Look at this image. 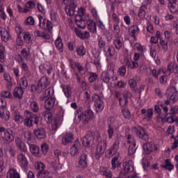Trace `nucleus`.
I'll return each instance as SVG.
<instances>
[{"label": "nucleus", "mask_w": 178, "mask_h": 178, "mask_svg": "<svg viewBox=\"0 0 178 178\" xmlns=\"http://www.w3.org/2000/svg\"><path fill=\"white\" fill-rule=\"evenodd\" d=\"M147 10V6L142 5L139 9L138 16L140 19H145Z\"/></svg>", "instance_id": "nucleus-40"}, {"label": "nucleus", "mask_w": 178, "mask_h": 178, "mask_svg": "<svg viewBox=\"0 0 178 178\" xmlns=\"http://www.w3.org/2000/svg\"><path fill=\"white\" fill-rule=\"evenodd\" d=\"M44 120L47 122H51L52 120V114L49 111H46L44 114Z\"/></svg>", "instance_id": "nucleus-61"}, {"label": "nucleus", "mask_w": 178, "mask_h": 178, "mask_svg": "<svg viewBox=\"0 0 178 178\" xmlns=\"http://www.w3.org/2000/svg\"><path fill=\"white\" fill-rule=\"evenodd\" d=\"M5 54H6L5 47H0V62L1 63H3V62H5Z\"/></svg>", "instance_id": "nucleus-47"}, {"label": "nucleus", "mask_w": 178, "mask_h": 178, "mask_svg": "<svg viewBox=\"0 0 178 178\" xmlns=\"http://www.w3.org/2000/svg\"><path fill=\"white\" fill-rule=\"evenodd\" d=\"M168 39H163V38H161L160 39V45L163 49V51H164V52L168 51Z\"/></svg>", "instance_id": "nucleus-42"}, {"label": "nucleus", "mask_w": 178, "mask_h": 178, "mask_svg": "<svg viewBox=\"0 0 178 178\" xmlns=\"http://www.w3.org/2000/svg\"><path fill=\"white\" fill-rule=\"evenodd\" d=\"M55 102H56V99L54 97H48L44 101V108L51 111V109H53L54 106H55Z\"/></svg>", "instance_id": "nucleus-21"}, {"label": "nucleus", "mask_w": 178, "mask_h": 178, "mask_svg": "<svg viewBox=\"0 0 178 178\" xmlns=\"http://www.w3.org/2000/svg\"><path fill=\"white\" fill-rule=\"evenodd\" d=\"M15 145L21 152H27V145L23 139L19 137L15 138Z\"/></svg>", "instance_id": "nucleus-15"}, {"label": "nucleus", "mask_w": 178, "mask_h": 178, "mask_svg": "<svg viewBox=\"0 0 178 178\" xmlns=\"http://www.w3.org/2000/svg\"><path fill=\"white\" fill-rule=\"evenodd\" d=\"M92 101L95 103V106L97 109V112H101L105 108L104 101L101 99V96L94 94L92 96Z\"/></svg>", "instance_id": "nucleus-6"}, {"label": "nucleus", "mask_w": 178, "mask_h": 178, "mask_svg": "<svg viewBox=\"0 0 178 178\" xmlns=\"http://www.w3.org/2000/svg\"><path fill=\"white\" fill-rule=\"evenodd\" d=\"M35 23V21L34 20V18L33 17L30 16L28 17L24 22L25 26H34Z\"/></svg>", "instance_id": "nucleus-48"}, {"label": "nucleus", "mask_w": 178, "mask_h": 178, "mask_svg": "<svg viewBox=\"0 0 178 178\" xmlns=\"http://www.w3.org/2000/svg\"><path fill=\"white\" fill-rule=\"evenodd\" d=\"M76 8H77V5L74 3V1H71L70 4L66 5L65 7V10L68 15V16H74V12H76Z\"/></svg>", "instance_id": "nucleus-16"}, {"label": "nucleus", "mask_w": 178, "mask_h": 178, "mask_svg": "<svg viewBox=\"0 0 178 178\" xmlns=\"http://www.w3.org/2000/svg\"><path fill=\"white\" fill-rule=\"evenodd\" d=\"M55 45L59 52H63V42L62 41V38L60 37H58L55 41Z\"/></svg>", "instance_id": "nucleus-35"}, {"label": "nucleus", "mask_w": 178, "mask_h": 178, "mask_svg": "<svg viewBox=\"0 0 178 178\" xmlns=\"http://www.w3.org/2000/svg\"><path fill=\"white\" fill-rule=\"evenodd\" d=\"M141 113L145 115L144 119H146L147 120H151V119H152V116H154V109L148 108L147 111L145 108H143L141 110Z\"/></svg>", "instance_id": "nucleus-27"}, {"label": "nucleus", "mask_w": 178, "mask_h": 178, "mask_svg": "<svg viewBox=\"0 0 178 178\" xmlns=\"http://www.w3.org/2000/svg\"><path fill=\"white\" fill-rule=\"evenodd\" d=\"M29 151L34 156H38L40 154V147L35 145L29 144Z\"/></svg>", "instance_id": "nucleus-31"}, {"label": "nucleus", "mask_w": 178, "mask_h": 178, "mask_svg": "<svg viewBox=\"0 0 178 178\" xmlns=\"http://www.w3.org/2000/svg\"><path fill=\"white\" fill-rule=\"evenodd\" d=\"M105 151H106V141L101 140L97 143L96 156L99 158L102 154H104Z\"/></svg>", "instance_id": "nucleus-13"}, {"label": "nucleus", "mask_w": 178, "mask_h": 178, "mask_svg": "<svg viewBox=\"0 0 178 178\" xmlns=\"http://www.w3.org/2000/svg\"><path fill=\"white\" fill-rule=\"evenodd\" d=\"M106 54H108L109 56H115V47L111 44L108 45Z\"/></svg>", "instance_id": "nucleus-49"}, {"label": "nucleus", "mask_w": 178, "mask_h": 178, "mask_svg": "<svg viewBox=\"0 0 178 178\" xmlns=\"http://www.w3.org/2000/svg\"><path fill=\"white\" fill-rule=\"evenodd\" d=\"M30 106L33 112H38V109H40L38 104L35 102H31Z\"/></svg>", "instance_id": "nucleus-58"}, {"label": "nucleus", "mask_w": 178, "mask_h": 178, "mask_svg": "<svg viewBox=\"0 0 178 178\" xmlns=\"http://www.w3.org/2000/svg\"><path fill=\"white\" fill-rule=\"evenodd\" d=\"M97 77H98V75H97L94 72H91L90 75L88 78V81L90 83H94V81H95V80H97Z\"/></svg>", "instance_id": "nucleus-63"}, {"label": "nucleus", "mask_w": 178, "mask_h": 178, "mask_svg": "<svg viewBox=\"0 0 178 178\" xmlns=\"http://www.w3.org/2000/svg\"><path fill=\"white\" fill-rule=\"evenodd\" d=\"M110 123H108V129H107V134L108 135V138L111 140L113 137V134L115 131H113V129H119V125L118 124L117 122H115L113 119H111Z\"/></svg>", "instance_id": "nucleus-12"}, {"label": "nucleus", "mask_w": 178, "mask_h": 178, "mask_svg": "<svg viewBox=\"0 0 178 178\" xmlns=\"http://www.w3.org/2000/svg\"><path fill=\"white\" fill-rule=\"evenodd\" d=\"M0 97L1 98H12V93H10V91L8 90H3V92H1Z\"/></svg>", "instance_id": "nucleus-54"}, {"label": "nucleus", "mask_w": 178, "mask_h": 178, "mask_svg": "<svg viewBox=\"0 0 178 178\" xmlns=\"http://www.w3.org/2000/svg\"><path fill=\"white\" fill-rule=\"evenodd\" d=\"M143 150L147 155H149L151 152H154V151H156V146L151 143H146L143 145Z\"/></svg>", "instance_id": "nucleus-20"}, {"label": "nucleus", "mask_w": 178, "mask_h": 178, "mask_svg": "<svg viewBox=\"0 0 178 178\" xmlns=\"http://www.w3.org/2000/svg\"><path fill=\"white\" fill-rule=\"evenodd\" d=\"M17 161L21 168L25 170L27 169V167L29 166V160H27L26 154L23 153L18 154L17 155Z\"/></svg>", "instance_id": "nucleus-10"}, {"label": "nucleus", "mask_w": 178, "mask_h": 178, "mask_svg": "<svg viewBox=\"0 0 178 178\" xmlns=\"http://www.w3.org/2000/svg\"><path fill=\"white\" fill-rule=\"evenodd\" d=\"M5 161H6V156H2L0 157V171L3 172L5 169Z\"/></svg>", "instance_id": "nucleus-57"}, {"label": "nucleus", "mask_w": 178, "mask_h": 178, "mask_svg": "<svg viewBox=\"0 0 178 178\" xmlns=\"http://www.w3.org/2000/svg\"><path fill=\"white\" fill-rule=\"evenodd\" d=\"M35 169L36 170H39V172H40V170L45 169V164H44V163H42L41 161H38L35 163Z\"/></svg>", "instance_id": "nucleus-51"}, {"label": "nucleus", "mask_w": 178, "mask_h": 178, "mask_svg": "<svg viewBox=\"0 0 178 178\" xmlns=\"http://www.w3.org/2000/svg\"><path fill=\"white\" fill-rule=\"evenodd\" d=\"M106 45V41H105V39L102 37H100L98 39V47L99 49H104V52H106V47H105Z\"/></svg>", "instance_id": "nucleus-39"}, {"label": "nucleus", "mask_w": 178, "mask_h": 178, "mask_svg": "<svg viewBox=\"0 0 178 178\" xmlns=\"http://www.w3.org/2000/svg\"><path fill=\"white\" fill-rule=\"evenodd\" d=\"M80 141H79V139H76V140L74 143L72 147L70 148V155L72 156H74L79 154V150L80 149Z\"/></svg>", "instance_id": "nucleus-23"}, {"label": "nucleus", "mask_w": 178, "mask_h": 178, "mask_svg": "<svg viewBox=\"0 0 178 178\" xmlns=\"http://www.w3.org/2000/svg\"><path fill=\"white\" fill-rule=\"evenodd\" d=\"M3 78L6 81H8V87H12L13 84L11 83L12 79H10V76L8 74L4 73Z\"/></svg>", "instance_id": "nucleus-62"}, {"label": "nucleus", "mask_w": 178, "mask_h": 178, "mask_svg": "<svg viewBox=\"0 0 178 178\" xmlns=\"http://www.w3.org/2000/svg\"><path fill=\"white\" fill-rule=\"evenodd\" d=\"M113 45L117 49H120L122 47H123V44L122 43V40H120V39H115L113 41Z\"/></svg>", "instance_id": "nucleus-55"}, {"label": "nucleus", "mask_w": 178, "mask_h": 178, "mask_svg": "<svg viewBox=\"0 0 178 178\" xmlns=\"http://www.w3.org/2000/svg\"><path fill=\"white\" fill-rule=\"evenodd\" d=\"M87 154H81L79 156V169H86L88 166L87 162Z\"/></svg>", "instance_id": "nucleus-22"}, {"label": "nucleus", "mask_w": 178, "mask_h": 178, "mask_svg": "<svg viewBox=\"0 0 178 178\" xmlns=\"http://www.w3.org/2000/svg\"><path fill=\"white\" fill-rule=\"evenodd\" d=\"M92 118H94V113L91 110H86L78 116V119L82 120L83 124H87Z\"/></svg>", "instance_id": "nucleus-4"}, {"label": "nucleus", "mask_w": 178, "mask_h": 178, "mask_svg": "<svg viewBox=\"0 0 178 178\" xmlns=\"http://www.w3.org/2000/svg\"><path fill=\"white\" fill-rule=\"evenodd\" d=\"M35 8V3H34V1H28L26 3L25 6L24 8V13H27L28 12H30L31 9H34Z\"/></svg>", "instance_id": "nucleus-32"}, {"label": "nucleus", "mask_w": 178, "mask_h": 178, "mask_svg": "<svg viewBox=\"0 0 178 178\" xmlns=\"http://www.w3.org/2000/svg\"><path fill=\"white\" fill-rule=\"evenodd\" d=\"M34 33L37 37H41V38H44V40H49L51 38V36L45 33L44 32H41L40 31L35 30Z\"/></svg>", "instance_id": "nucleus-41"}, {"label": "nucleus", "mask_w": 178, "mask_h": 178, "mask_svg": "<svg viewBox=\"0 0 178 178\" xmlns=\"http://www.w3.org/2000/svg\"><path fill=\"white\" fill-rule=\"evenodd\" d=\"M129 35L133 37L135 41H137V38L136 37L140 33V28H138V25H133L131 26V28L129 29Z\"/></svg>", "instance_id": "nucleus-24"}, {"label": "nucleus", "mask_w": 178, "mask_h": 178, "mask_svg": "<svg viewBox=\"0 0 178 178\" xmlns=\"http://www.w3.org/2000/svg\"><path fill=\"white\" fill-rule=\"evenodd\" d=\"M119 158L118 157H114L111 160V169L113 170H115L116 168H120L122 166V163H119Z\"/></svg>", "instance_id": "nucleus-38"}, {"label": "nucleus", "mask_w": 178, "mask_h": 178, "mask_svg": "<svg viewBox=\"0 0 178 178\" xmlns=\"http://www.w3.org/2000/svg\"><path fill=\"white\" fill-rule=\"evenodd\" d=\"M119 144H120L119 140H116L113 146L111 147V149H113V152H116V151L119 149Z\"/></svg>", "instance_id": "nucleus-59"}, {"label": "nucleus", "mask_w": 178, "mask_h": 178, "mask_svg": "<svg viewBox=\"0 0 178 178\" xmlns=\"http://www.w3.org/2000/svg\"><path fill=\"white\" fill-rule=\"evenodd\" d=\"M19 86V88H22V90H26V88H27L29 83H27V79H26V77H22L20 79Z\"/></svg>", "instance_id": "nucleus-46"}, {"label": "nucleus", "mask_w": 178, "mask_h": 178, "mask_svg": "<svg viewBox=\"0 0 178 178\" xmlns=\"http://www.w3.org/2000/svg\"><path fill=\"white\" fill-rule=\"evenodd\" d=\"M99 173L102 175V176H104L107 178H111L112 177V172L109 168L105 167V166H101L99 168Z\"/></svg>", "instance_id": "nucleus-26"}, {"label": "nucleus", "mask_w": 178, "mask_h": 178, "mask_svg": "<svg viewBox=\"0 0 178 178\" xmlns=\"http://www.w3.org/2000/svg\"><path fill=\"white\" fill-rule=\"evenodd\" d=\"M11 117L15 120V122H19L23 119V116L20 115V113L17 111H12Z\"/></svg>", "instance_id": "nucleus-36"}, {"label": "nucleus", "mask_w": 178, "mask_h": 178, "mask_svg": "<svg viewBox=\"0 0 178 178\" xmlns=\"http://www.w3.org/2000/svg\"><path fill=\"white\" fill-rule=\"evenodd\" d=\"M95 140V134L92 131H88L87 134L82 138V144L84 147H90L94 144Z\"/></svg>", "instance_id": "nucleus-5"}, {"label": "nucleus", "mask_w": 178, "mask_h": 178, "mask_svg": "<svg viewBox=\"0 0 178 178\" xmlns=\"http://www.w3.org/2000/svg\"><path fill=\"white\" fill-rule=\"evenodd\" d=\"M135 130L136 136H138V137H139V138L141 140H143V141H147V140L149 139V135H148V133L145 131V129H144V128H135Z\"/></svg>", "instance_id": "nucleus-14"}, {"label": "nucleus", "mask_w": 178, "mask_h": 178, "mask_svg": "<svg viewBox=\"0 0 178 178\" xmlns=\"http://www.w3.org/2000/svg\"><path fill=\"white\" fill-rule=\"evenodd\" d=\"M2 139L5 143L10 144V143L15 140L13 137V131L11 129H7L2 136Z\"/></svg>", "instance_id": "nucleus-17"}, {"label": "nucleus", "mask_w": 178, "mask_h": 178, "mask_svg": "<svg viewBox=\"0 0 178 178\" xmlns=\"http://www.w3.org/2000/svg\"><path fill=\"white\" fill-rule=\"evenodd\" d=\"M54 88H47L44 92L42 93V95L40 96V101H45V98H49L54 95Z\"/></svg>", "instance_id": "nucleus-25"}, {"label": "nucleus", "mask_w": 178, "mask_h": 178, "mask_svg": "<svg viewBox=\"0 0 178 178\" xmlns=\"http://www.w3.org/2000/svg\"><path fill=\"white\" fill-rule=\"evenodd\" d=\"M65 113L63 111H60L56 116V118L54 120V122L51 125L52 130H57L58 127L62 124V122H63V114Z\"/></svg>", "instance_id": "nucleus-11"}, {"label": "nucleus", "mask_w": 178, "mask_h": 178, "mask_svg": "<svg viewBox=\"0 0 178 178\" xmlns=\"http://www.w3.org/2000/svg\"><path fill=\"white\" fill-rule=\"evenodd\" d=\"M88 30L91 33H97V24L92 19L87 20Z\"/></svg>", "instance_id": "nucleus-29"}, {"label": "nucleus", "mask_w": 178, "mask_h": 178, "mask_svg": "<svg viewBox=\"0 0 178 178\" xmlns=\"http://www.w3.org/2000/svg\"><path fill=\"white\" fill-rule=\"evenodd\" d=\"M33 133L36 138L39 140H44L47 137V131L43 127L36 128L33 130Z\"/></svg>", "instance_id": "nucleus-18"}, {"label": "nucleus", "mask_w": 178, "mask_h": 178, "mask_svg": "<svg viewBox=\"0 0 178 178\" xmlns=\"http://www.w3.org/2000/svg\"><path fill=\"white\" fill-rule=\"evenodd\" d=\"M0 35L1 40L3 42H8L9 40L12 38V36H10V33H9V31L6 30L5 28H1L0 29Z\"/></svg>", "instance_id": "nucleus-19"}, {"label": "nucleus", "mask_w": 178, "mask_h": 178, "mask_svg": "<svg viewBox=\"0 0 178 178\" xmlns=\"http://www.w3.org/2000/svg\"><path fill=\"white\" fill-rule=\"evenodd\" d=\"M127 138V143L129 144L128 148V155L131 156V155H134L136 154V149H137V147H136V139H134V137H133L131 135H128Z\"/></svg>", "instance_id": "nucleus-9"}, {"label": "nucleus", "mask_w": 178, "mask_h": 178, "mask_svg": "<svg viewBox=\"0 0 178 178\" xmlns=\"http://www.w3.org/2000/svg\"><path fill=\"white\" fill-rule=\"evenodd\" d=\"M129 84L132 90L136 91V87H137V82L134 79H130Z\"/></svg>", "instance_id": "nucleus-60"}, {"label": "nucleus", "mask_w": 178, "mask_h": 178, "mask_svg": "<svg viewBox=\"0 0 178 178\" xmlns=\"http://www.w3.org/2000/svg\"><path fill=\"white\" fill-rule=\"evenodd\" d=\"M76 52L80 56H84L86 55V48H84V46H79L76 49Z\"/></svg>", "instance_id": "nucleus-53"}, {"label": "nucleus", "mask_w": 178, "mask_h": 178, "mask_svg": "<svg viewBox=\"0 0 178 178\" xmlns=\"http://www.w3.org/2000/svg\"><path fill=\"white\" fill-rule=\"evenodd\" d=\"M70 67H81V65L80 64V63H76L73 60H70Z\"/></svg>", "instance_id": "nucleus-64"}, {"label": "nucleus", "mask_w": 178, "mask_h": 178, "mask_svg": "<svg viewBox=\"0 0 178 178\" xmlns=\"http://www.w3.org/2000/svg\"><path fill=\"white\" fill-rule=\"evenodd\" d=\"M23 38L25 42H27V44H30L33 42V36L30 34V32H24Z\"/></svg>", "instance_id": "nucleus-45"}, {"label": "nucleus", "mask_w": 178, "mask_h": 178, "mask_svg": "<svg viewBox=\"0 0 178 178\" xmlns=\"http://www.w3.org/2000/svg\"><path fill=\"white\" fill-rule=\"evenodd\" d=\"M61 88L67 98H69L72 95V87L67 85H61Z\"/></svg>", "instance_id": "nucleus-33"}, {"label": "nucleus", "mask_w": 178, "mask_h": 178, "mask_svg": "<svg viewBox=\"0 0 178 178\" xmlns=\"http://www.w3.org/2000/svg\"><path fill=\"white\" fill-rule=\"evenodd\" d=\"M134 172V163L131 160H129L128 161H124L122 163V168L120 172V176H127V175H130Z\"/></svg>", "instance_id": "nucleus-2"}, {"label": "nucleus", "mask_w": 178, "mask_h": 178, "mask_svg": "<svg viewBox=\"0 0 178 178\" xmlns=\"http://www.w3.org/2000/svg\"><path fill=\"white\" fill-rule=\"evenodd\" d=\"M38 19L39 27H40V29L47 30L48 31H51L52 29H54V24H52V22L49 21V19H44L41 16H38Z\"/></svg>", "instance_id": "nucleus-7"}, {"label": "nucleus", "mask_w": 178, "mask_h": 178, "mask_svg": "<svg viewBox=\"0 0 178 178\" xmlns=\"http://www.w3.org/2000/svg\"><path fill=\"white\" fill-rule=\"evenodd\" d=\"M49 171L46 170L45 169H43L40 171H38L37 174L38 177H47V176H49Z\"/></svg>", "instance_id": "nucleus-50"}, {"label": "nucleus", "mask_w": 178, "mask_h": 178, "mask_svg": "<svg viewBox=\"0 0 178 178\" xmlns=\"http://www.w3.org/2000/svg\"><path fill=\"white\" fill-rule=\"evenodd\" d=\"M40 147L42 154L47 155V154H48V151H49V147L45 143H42Z\"/></svg>", "instance_id": "nucleus-56"}, {"label": "nucleus", "mask_w": 178, "mask_h": 178, "mask_svg": "<svg viewBox=\"0 0 178 178\" xmlns=\"http://www.w3.org/2000/svg\"><path fill=\"white\" fill-rule=\"evenodd\" d=\"M24 93V90H23L22 88L17 87L14 89L13 94L15 98H17L18 99H22V98H23Z\"/></svg>", "instance_id": "nucleus-30"}, {"label": "nucleus", "mask_w": 178, "mask_h": 178, "mask_svg": "<svg viewBox=\"0 0 178 178\" xmlns=\"http://www.w3.org/2000/svg\"><path fill=\"white\" fill-rule=\"evenodd\" d=\"M48 86H49V81H48V78H47V76H42L38 85L35 86V90L40 94V92H42V90L44 88H47Z\"/></svg>", "instance_id": "nucleus-8"}, {"label": "nucleus", "mask_w": 178, "mask_h": 178, "mask_svg": "<svg viewBox=\"0 0 178 178\" xmlns=\"http://www.w3.org/2000/svg\"><path fill=\"white\" fill-rule=\"evenodd\" d=\"M120 105L122 108H127V104H129V100L124 97H121L119 99Z\"/></svg>", "instance_id": "nucleus-52"}, {"label": "nucleus", "mask_w": 178, "mask_h": 178, "mask_svg": "<svg viewBox=\"0 0 178 178\" xmlns=\"http://www.w3.org/2000/svg\"><path fill=\"white\" fill-rule=\"evenodd\" d=\"M101 80H102L104 83H109L111 78L109 77V74L108 73V71H105L102 73Z\"/></svg>", "instance_id": "nucleus-43"}, {"label": "nucleus", "mask_w": 178, "mask_h": 178, "mask_svg": "<svg viewBox=\"0 0 178 178\" xmlns=\"http://www.w3.org/2000/svg\"><path fill=\"white\" fill-rule=\"evenodd\" d=\"M24 115L25 119L24 120V126H26V127H32L33 123L38 124L39 119L35 114L29 110H26L24 112Z\"/></svg>", "instance_id": "nucleus-1"}, {"label": "nucleus", "mask_w": 178, "mask_h": 178, "mask_svg": "<svg viewBox=\"0 0 178 178\" xmlns=\"http://www.w3.org/2000/svg\"><path fill=\"white\" fill-rule=\"evenodd\" d=\"M122 113L125 119H130L131 118V113L129 111L127 107H122Z\"/></svg>", "instance_id": "nucleus-44"}, {"label": "nucleus", "mask_w": 178, "mask_h": 178, "mask_svg": "<svg viewBox=\"0 0 178 178\" xmlns=\"http://www.w3.org/2000/svg\"><path fill=\"white\" fill-rule=\"evenodd\" d=\"M165 95H167V99H168L172 104H175V102L178 99L177 90H176V88L175 87H170L167 89Z\"/></svg>", "instance_id": "nucleus-3"}, {"label": "nucleus", "mask_w": 178, "mask_h": 178, "mask_svg": "<svg viewBox=\"0 0 178 178\" xmlns=\"http://www.w3.org/2000/svg\"><path fill=\"white\" fill-rule=\"evenodd\" d=\"M6 178H20V175L18 174L15 169H10L7 173Z\"/></svg>", "instance_id": "nucleus-34"}, {"label": "nucleus", "mask_w": 178, "mask_h": 178, "mask_svg": "<svg viewBox=\"0 0 178 178\" xmlns=\"http://www.w3.org/2000/svg\"><path fill=\"white\" fill-rule=\"evenodd\" d=\"M74 136L72 134H66L63 136L62 144L63 145H68L72 141H73Z\"/></svg>", "instance_id": "nucleus-28"}, {"label": "nucleus", "mask_w": 178, "mask_h": 178, "mask_svg": "<svg viewBox=\"0 0 178 178\" xmlns=\"http://www.w3.org/2000/svg\"><path fill=\"white\" fill-rule=\"evenodd\" d=\"M161 168L167 169V170H173L175 169V165L170 163V159H166L165 161V164L161 165Z\"/></svg>", "instance_id": "nucleus-37"}]
</instances>
